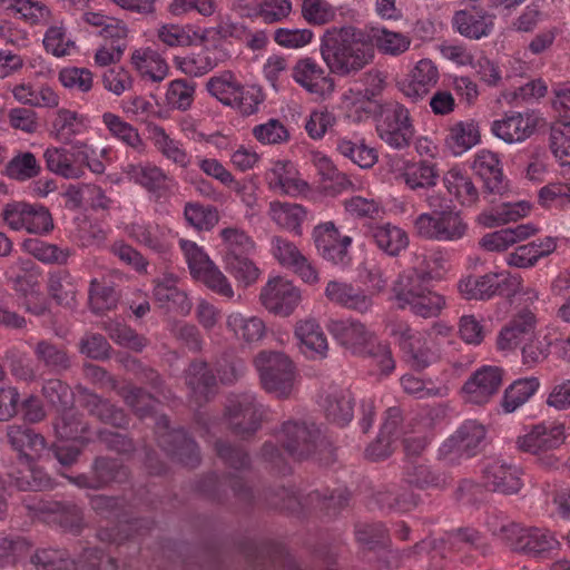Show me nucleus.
<instances>
[{
	"mask_svg": "<svg viewBox=\"0 0 570 570\" xmlns=\"http://www.w3.org/2000/svg\"><path fill=\"white\" fill-rule=\"evenodd\" d=\"M126 173L131 180L157 197L164 196L169 190L171 179L155 165H129Z\"/></svg>",
	"mask_w": 570,
	"mask_h": 570,
	"instance_id": "f704fd0d",
	"label": "nucleus"
},
{
	"mask_svg": "<svg viewBox=\"0 0 570 570\" xmlns=\"http://www.w3.org/2000/svg\"><path fill=\"white\" fill-rule=\"evenodd\" d=\"M91 472L98 489L105 488L111 482H122L128 476L127 469L120 462L104 456L94 461Z\"/></svg>",
	"mask_w": 570,
	"mask_h": 570,
	"instance_id": "bf43d9fd",
	"label": "nucleus"
},
{
	"mask_svg": "<svg viewBox=\"0 0 570 570\" xmlns=\"http://www.w3.org/2000/svg\"><path fill=\"white\" fill-rule=\"evenodd\" d=\"M155 146L158 151L180 168H187L190 164V156L184 149L183 144L170 138L161 127L154 129Z\"/></svg>",
	"mask_w": 570,
	"mask_h": 570,
	"instance_id": "052dcab7",
	"label": "nucleus"
},
{
	"mask_svg": "<svg viewBox=\"0 0 570 570\" xmlns=\"http://www.w3.org/2000/svg\"><path fill=\"white\" fill-rule=\"evenodd\" d=\"M557 249V238L547 236L527 244L520 245L509 253L505 261L511 267L528 269L537 263L551 255Z\"/></svg>",
	"mask_w": 570,
	"mask_h": 570,
	"instance_id": "bb28decb",
	"label": "nucleus"
},
{
	"mask_svg": "<svg viewBox=\"0 0 570 570\" xmlns=\"http://www.w3.org/2000/svg\"><path fill=\"white\" fill-rule=\"evenodd\" d=\"M7 439L11 448L19 453L21 462L39 458L47 448L46 439L26 424L8 425Z\"/></svg>",
	"mask_w": 570,
	"mask_h": 570,
	"instance_id": "5701e85b",
	"label": "nucleus"
},
{
	"mask_svg": "<svg viewBox=\"0 0 570 570\" xmlns=\"http://www.w3.org/2000/svg\"><path fill=\"white\" fill-rule=\"evenodd\" d=\"M41 509L53 514L55 521H57L66 531L73 534L80 533L83 527V514L82 510L73 502L55 501L48 503Z\"/></svg>",
	"mask_w": 570,
	"mask_h": 570,
	"instance_id": "864d4df0",
	"label": "nucleus"
},
{
	"mask_svg": "<svg viewBox=\"0 0 570 570\" xmlns=\"http://www.w3.org/2000/svg\"><path fill=\"white\" fill-rule=\"evenodd\" d=\"M240 86L230 71L212 77L206 83L208 92L226 106H230L236 101Z\"/></svg>",
	"mask_w": 570,
	"mask_h": 570,
	"instance_id": "e2e57ef3",
	"label": "nucleus"
},
{
	"mask_svg": "<svg viewBox=\"0 0 570 570\" xmlns=\"http://www.w3.org/2000/svg\"><path fill=\"white\" fill-rule=\"evenodd\" d=\"M43 157L47 168L66 179H79L85 175L82 163L87 161L86 145H75L71 149L48 148Z\"/></svg>",
	"mask_w": 570,
	"mask_h": 570,
	"instance_id": "dca6fc26",
	"label": "nucleus"
},
{
	"mask_svg": "<svg viewBox=\"0 0 570 570\" xmlns=\"http://www.w3.org/2000/svg\"><path fill=\"white\" fill-rule=\"evenodd\" d=\"M57 434L62 439H80L82 442L89 440L82 435L87 433L89 426L82 422L81 414L72 409L61 410V415L55 423Z\"/></svg>",
	"mask_w": 570,
	"mask_h": 570,
	"instance_id": "69168bd1",
	"label": "nucleus"
},
{
	"mask_svg": "<svg viewBox=\"0 0 570 570\" xmlns=\"http://www.w3.org/2000/svg\"><path fill=\"white\" fill-rule=\"evenodd\" d=\"M4 173L9 178L24 181L39 175L40 165L32 153L26 151L13 157L7 164Z\"/></svg>",
	"mask_w": 570,
	"mask_h": 570,
	"instance_id": "774afa93",
	"label": "nucleus"
},
{
	"mask_svg": "<svg viewBox=\"0 0 570 570\" xmlns=\"http://www.w3.org/2000/svg\"><path fill=\"white\" fill-rule=\"evenodd\" d=\"M481 140V132L478 121L468 119L458 121L449 128L445 144L454 156H460Z\"/></svg>",
	"mask_w": 570,
	"mask_h": 570,
	"instance_id": "4c0bfd02",
	"label": "nucleus"
},
{
	"mask_svg": "<svg viewBox=\"0 0 570 570\" xmlns=\"http://www.w3.org/2000/svg\"><path fill=\"white\" fill-rule=\"evenodd\" d=\"M559 541L547 529L519 524L510 549L535 558H544L556 550Z\"/></svg>",
	"mask_w": 570,
	"mask_h": 570,
	"instance_id": "a211bd4d",
	"label": "nucleus"
},
{
	"mask_svg": "<svg viewBox=\"0 0 570 570\" xmlns=\"http://www.w3.org/2000/svg\"><path fill=\"white\" fill-rule=\"evenodd\" d=\"M325 296L331 303L358 313L367 312L373 305L370 295L346 282L330 281L325 287Z\"/></svg>",
	"mask_w": 570,
	"mask_h": 570,
	"instance_id": "a878e982",
	"label": "nucleus"
},
{
	"mask_svg": "<svg viewBox=\"0 0 570 570\" xmlns=\"http://www.w3.org/2000/svg\"><path fill=\"white\" fill-rule=\"evenodd\" d=\"M1 217L11 229H26L30 234L47 235L55 227L49 209L40 204L9 203L2 208Z\"/></svg>",
	"mask_w": 570,
	"mask_h": 570,
	"instance_id": "9d476101",
	"label": "nucleus"
},
{
	"mask_svg": "<svg viewBox=\"0 0 570 570\" xmlns=\"http://www.w3.org/2000/svg\"><path fill=\"white\" fill-rule=\"evenodd\" d=\"M400 345L407 363L415 370H424L438 358L424 334L413 332L409 326L400 332Z\"/></svg>",
	"mask_w": 570,
	"mask_h": 570,
	"instance_id": "393cba45",
	"label": "nucleus"
},
{
	"mask_svg": "<svg viewBox=\"0 0 570 570\" xmlns=\"http://www.w3.org/2000/svg\"><path fill=\"white\" fill-rule=\"evenodd\" d=\"M451 23L456 32L473 40L488 37L493 29L491 16L474 9L455 11Z\"/></svg>",
	"mask_w": 570,
	"mask_h": 570,
	"instance_id": "c756f323",
	"label": "nucleus"
},
{
	"mask_svg": "<svg viewBox=\"0 0 570 570\" xmlns=\"http://www.w3.org/2000/svg\"><path fill=\"white\" fill-rule=\"evenodd\" d=\"M354 396L350 390L332 389L322 403L326 419L340 426L351 422L354 415Z\"/></svg>",
	"mask_w": 570,
	"mask_h": 570,
	"instance_id": "473e14b6",
	"label": "nucleus"
},
{
	"mask_svg": "<svg viewBox=\"0 0 570 570\" xmlns=\"http://www.w3.org/2000/svg\"><path fill=\"white\" fill-rule=\"evenodd\" d=\"M268 215L278 227L297 236L303 234L302 224L307 218V210L302 205L272 202L269 204Z\"/></svg>",
	"mask_w": 570,
	"mask_h": 570,
	"instance_id": "58836bf2",
	"label": "nucleus"
},
{
	"mask_svg": "<svg viewBox=\"0 0 570 570\" xmlns=\"http://www.w3.org/2000/svg\"><path fill=\"white\" fill-rule=\"evenodd\" d=\"M263 390L277 399L294 394L298 373L294 362L284 353L261 351L254 358Z\"/></svg>",
	"mask_w": 570,
	"mask_h": 570,
	"instance_id": "20e7f679",
	"label": "nucleus"
},
{
	"mask_svg": "<svg viewBox=\"0 0 570 570\" xmlns=\"http://www.w3.org/2000/svg\"><path fill=\"white\" fill-rule=\"evenodd\" d=\"M351 493L346 489L326 490L321 493L318 490L308 492L301 497L294 490L279 488L266 497L272 508L298 512L301 509H320L328 515H335L348 504Z\"/></svg>",
	"mask_w": 570,
	"mask_h": 570,
	"instance_id": "39448f33",
	"label": "nucleus"
},
{
	"mask_svg": "<svg viewBox=\"0 0 570 570\" xmlns=\"http://www.w3.org/2000/svg\"><path fill=\"white\" fill-rule=\"evenodd\" d=\"M265 415V406L253 393H243L229 399L225 409L230 431L242 439L254 435L261 429Z\"/></svg>",
	"mask_w": 570,
	"mask_h": 570,
	"instance_id": "6e6552de",
	"label": "nucleus"
},
{
	"mask_svg": "<svg viewBox=\"0 0 570 570\" xmlns=\"http://www.w3.org/2000/svg\"><path fill=\"white\" fill-rule=\"evenodd\" d=\"M539 381L535 377L519 379L505 391L501 401L505 413H512L523 405L538 390Z\"/></svg>",
	"mask_w": 570,
	"mask_h": 570,
	"instance_id": "6e6d98bb",
	"label": "nucleus"
},
{
	"mask_svg": "<svg viewBox=\"0 0 570 570\" xmlns=\"http://www.w3.org/2000/svg\"><path fill=\"white\" fill-rule=\"evenodd\" d=\"M32 350L37 362L51 373L60 374L71 366L67 348L50 340L37 341Z\"/></svg>",
	"mask_w": 570,
	"mask_h": 570,
	"instance_id": "e433bc0d",
	"label": "nucleus"
},
{
	"mask_svg": "<svg viewBox=\"0 0 570 570\" xmlns=\"http://www.w3.org/2000/svg\"><path fill=\"white\" fill-rule=\"evenodd\" d=\"M495 281L492 273L469 276L459 282L458 289L466 299H489L494 296L493 282Z\"/></svg>",
	"mask_w": 570,
	"mask_h": 570,
	"instance_id": "0e129e2a",
	"label": "nucleus"
},
{
	"mask_svg": "<svg viewBox=\"0 0 570 570\" xmlns=\"http://www.w3.org/2000/svg\"><path fill=\"white\" fill-rule=\"evenodd\" d=\"M320 51L330 72L340 77L356 75L375 57L368 35L353 26L326 29L321 38Z\"/></svg>",
	"mask_w": 570,
	"mask_h": 570,
	"instance_id": "f257e3e1",
	"label": "nucleus"
},
{
	"mask_svg": "<svg viewBox=\"0 0 570 570\" xmlns=\"http://www.w3.org/2000/svg\"><path fill=\"white\" fill-rule=\"evenodd\" d=\"M266 179L272 189L281 190L286 195H294L302 191L307 185L296 177V171L292 163L277 161L266 174Z\"/></svg>",
	"mask_w": 570,
	"mask_h": 570,
	"instance_id": "c03bdc74",
	"label": "nucleus"
},
{
	"mask_svg": "<svg viewBox=\"0 0 570 570\" xmlns=\"http://www.w3.org/2000/svg\"><path fill=\"white\" fill-rule=\"evenodd\" d=\"M295 336L309 356L325 357L328 348L327 340L321 326L315 320L299 321L295 327Z\"/></svg>",
	"mask_w": 570,
	"mask_h": 570,
	"instance_id": "a19ab883",
	"label": "nucleus"
},
{
	"mask_svg": "<svg viewBox=\"0 0 570 570\" xmlns=\"http://www.w3.org/2000/svg\"><path fill=\"white\" fill-rule=\"evenodd\" d=\"M404 480L407 484L422 490L444 488L448 483V478L444 473L420 462H409L406 464Z\"/></svg>",
	"mask_w": 570,
	"mask_h": 570,
	"instance_id": "09e8293b",
	"label": "nucleus"
},
{
	"mask_svg": "<svg viewBox=\"0 0 570 570\" xmlns=\"http://www.w3.org/2000/svg\"><path fill=\"white\" fill-rule=\"evenodd\" d=\"M29 570H78V566L66 550L43 548L31 556Z\"/></svg>",
	"mask_w": 570,
	"mask_h": 570,
	"instance_id": "8fccbe9b",
	"label": "nucleus"
},
{
	"mask_svg": "<svg viewBox=\"0 0 570 570\" xmlns=\"http://www.w3.org/2000/svg\"><path fill=\"white\" fill-rule=\"evenodd\" d=\"M79 403L90 415L97 417L102 423L116 428L128 425V416L122 409L117 407L108 400L101 399L87 389H79Z\"/></svg>",
	"mask_w": 570,
	"mask_h": 570,
	"instance_id": "cd10ccee",
	"label": "nucleus"
},
{
	"mask_svg": "<svg viewBox=\"0 0 570 570\" xmlns=\"http://www.w3.org/2000/svg\"><path fill=\"white\" fill-rule=\"evenodd\" d=\"M128 236L140 245H144L153 252L166 257L169 253V244L164 238L158 225L132 223L127 226Z\"/></svg>",
	"mask_w": 570,
	"mask_h": 570,
	"instance_id": "a18cd8bd",
	"label": "nucleus"
},
{
	"mask_svg": "<svg viewBox=\"0 0 570 570\" xmlns=\"http://www.w3.org/2000/svg\"><path fill=\"white\" fill-rule=\"evenodd\" d=\"M414 228L425 239L456 242L466 235L469 225L460 212L446 209L419 215Z\"/></svg>",
	"mask_w": 570,
	"mask_h": 570,
	"instance_id": "0eeeda50",
	"label": "nucleus"
},
{
	"mask_svg": "<svg viewBox=\"0 0 570 570\" xmlns=\"http://www.w3.org/2000/svg\"><path fill=\"white\" fill-rule=\"evenodd\" d=\"M313 239L317 253L325 261L342 267L351 263L352 257L348 248L352 245V238L347 235H342L334 223L326 222L317 225L313 230Z\"/></svg>",
	"mask_w": 570,
	"mask_h": 570,
	"instance_id": "ddd939ff",
	"label": "nucleus"
},
{
	"mask_svg": "<svg viewBox=\"0 0 570 570\" xmlns=\"http://www.w3.org/2000/svg\"><path fill=\"white\" fill-rule=\"evenodd\" d=\"M439 70L430 59L420 60L407 78L397 82L399 89L413 100L422 99L438 83Z\"/></svg>",
	"mask_w": 570,
	"mask_h": 570,
	"instance_id": "4be33fe9",
	"label": "nucleus"
},
{
	"mask_svg": "<svg viewBox=\"0 0 570 570\" xmlns=\"http://www.w3.org/2000/svg\"><path fill=\"white\" fill-rule=\"evenodd\" d=\"M228 483L234 495L244 503H249L254 495L249 487L245 484L243 479L236 474H229L225 481H220L216 474L207 475L200 483L199 489L217 501H224L220 488Z\"/></svg>",
	"mask_w": 570,
	"mask_h": 570,
	"instance_id": "79ce46f5",
	"label": "nucleus"
},
{
	"mask_svg": "<svg viewBox=\"0 0 570 570\" xmlns=\"http://www.w3.org/2000/svg\"><path fill=\"white\" fill-rule=\"evenodd\" d=\"M276 439L288 455L298 460L318 455V460L322 461V454L331 452L330 441L322 435L320 428L312 422H284L276 433Z\"/></svg>",
	"mask_w": 570,
	"mask_h": 570,
	"instance_id": "423d86ee",
	"label": "nucleus"
},
{
	"mask_svg": "<svg viewBox=\"0 0 570 570\" xmlns=\"http://www.w3.org/2000/svg\"><path fill=\"white\" fill-rule=\"evenodd\" d=\"M503 380V370L498 366H482L476 370L462 387L464 401L484 405L498 394Z\"/></svg>",
	"mask_w": 570,
	"mask_h": 570,
	"instance_id": "2eb2a0df",
	"label": "nucleus"
},
{
	"mask_svg": "<svg viewBox=\"0 0 570 570\" xmlns=\"http://www.w3.org/2000/svg\"><path fill=\"white\" fill-rule=\"evenodd\" d=\"M443 184L449 194L463 206L474 205L479 199V191L472 178L458 168H451L444 174Z\"/></svg>",
	"mask_w": 570,
	"mask_h": 570,
	"instance_id": "37998d69",
	"label": "nucleus"
},
{
	"mask_svg": "<svg viewBox=\"0 0 570 570\" xmlns=\"http://www.w3.org/2000/svg\"><path fill=\"white\" fill-rule=\"evenodd\" d=\"M537 320L530 309H522L501 328L497 338L500 351H512L522 341L523 336L534 330Z\"/></svg>",
	"mask_w": 570,
	"mask_h": 570,
	"instance_id": "2f4dec72",
	"label": "nucleus"
},
{
	"mask_svg": "<svg viewBox=\"0 0 570 570\" xmlns=\"http://www.w3.org/2000/svg\"><path fill=\"white\" fill-rule=\"evenodd\" d=\"M154 283V297L160 307L183 315L190 312L191 302L186 293L177 287V277L174 274H165Z\"/></svg>",
	"mask_w": 570,
	"mask_h": 570,
	"instance_id": "c85d7f7f",
	"label": "nucleus"
},
{
	"mask_svg": "<svg viewBox=\"0 0 570 570\" xmlns=\"http://www.w3.org/2000/svg\"><path fill=\"white\" fill-rule=\"evenodd\" d=\"M538 120V117L530 111H510L492 122L491 131L508 144L522 142L533 135Z\"/></svg>",
	"mask_w": 570,
	"mask_h": 570,
	"instance_id": "f3484780",
	"label": "nucleus"
},
{
	"mask_svg": "<svg viewBox=\"0 0 570 570\" xmlns=\"http://www.w3.org/2000/svg\"><path fill=\"white\" fill-rule=\"evenodd\" d=\"M47 291L58 305L71 307L76 302L77 287L70 273L66 269L48 274Z\"/></svg>",
	"mask_w": 570,
	"mask_h": 570,
	"instance_id": "de8ad7c7",
	"label": "nucleus"
},
{
	"mask_svg": "<svg viewBox=\"0 0 570 570\" xmlns=\"http://www.w3.org/2000/svg\"><path fill=\"white\" fill-rule=\"evenodd\" d=\"M226 325L238 338L247 343L262 340L266 332V326L259 317H246L240 313L230 314L227 317Z\"/></svg>",
	"mask_w": 570,
	"mask_h": 570,
	"instance_id": "5fc2aeb1",
	"label": "nucleus"
},
{
	"mask_svg": "<svg viewBox=\"0 0 570 570\" xmlns=\"http://www.w3.org/2000/svg\"><path fill=\"white\" fill-rule=\"evenodd\" d=\"M367 35L373 48H377L380 52L389 56H400L411 45V39L407 36L385 28H373Z\"/></svg>",
	"mask_w": 570,
	"mask_h": 570,
	"instance_id": "603ef678",
	"label": "nucleus"
},
{
	"mask_svg": "<svg viewBox=\"0 0 570 570\" xmlns=\"http://www.w3.org/2000/svg\"><path fill=\"white\" fill-rule=\"evenodd\" d=\"M185 384L189 390L190 399L202 405L215 394L216 376L206 362L195 360L185 371Z\"/></svg>",
	"mask_w": 570,
	"mask_h": 570,
	"instance_id": "b1692460",
	"label": "nucleus"
},
{
	"mask_svg": "<svg viewBox=\"0 0 570 570\" xmlns=\"http://www.w3.org/2000/svg\"><path fill=\"white\" fill-rule=\"evenodd\" d=\"M368 235L377 248L389 256H397L409 245L407 234L390 223L371 227Z\"/></svg>",
	"mask_w": 570,
	"mask_h": 570,
	"instance_id": "ea45409f",
	"label": "nucleus"
},
{
	"mask_svg": "<svg viewBox=\"0 0 570 570\" xmlns=\"http://www.w3.org/2000/svg\"><path fill=\"white\" fill-rule=\"evenodd\" d=\"M566 440L563 424H538L524 435L517 440L518 448L539 456L541 464L546 468H554L559 460L549 452L559 448Z\"/></svg>",
	"mask_w": 570,
	"mask_h": 570,
	"instance_id": "1a4fd4ad",
	"label": "nucleus"
},
{
	"mask_svg": "<svg viewBox=\"0 0 570 570\" xmlns=\"http://www.w3.org/2000/svg\"><path fill=\"white\" fill-rule=\"evenodd\" d=\"M259 299L267 311L286 317L298 306L302 295L291 281L277 276L269 279L262 288Z\"/></svg>",
	"mask_w": 570,
	"mask_h": 570,
	"instance_id": "4468645a",
	"label": "nucleus"
},
{
	"mask_svg": "<svg viewBox=\"0 0 570 570\" xmlns=\"http://www.w3.org/2000/svg\"><path fill=\"white\" fill-rule=\"evenodd\" d=\"M439 176L436 164L429 160H420L405 164L399 178L406 188L422 194V191H430V189L436 186Z\"/></svg>",
	"mask_w": 570,
	"mask_h": 570,
	"instance_id": "7c9ffc66",
	"label": "nucleus"
},
{
	"mask_svg": "<svg viewBox=\"0 0 570 570\" xmlns=\"http://www.w3.org/2000/svg\"><path fill=\"white\" fill-rule=\"evenodd\" d=\"M484 487L502 494H514L522 488L521 470L501 460L489 462L483 469Z\"/></svg>",
	"mask_w": 570,
	"mask_h": 570,
	"instance_id": "412c9836",
	"label": "nucleus"
},
{
	"mask_svg": "<svg viewBox=\"0 0 570 570\" xmlns=\"http://www.w3.org/2000/svg\"><path fill=\"white\" fill-rule=\"evenodd\" d=\"M292 76L311 94L325 96L334 90V80L330 73L311 57L299 59L293 68Z\"/></svg>",
	"mask_w": 570,
	"mask_h": 570,
	"instance_id": "aec40b11",
	"label": "nucleus"
},
{
	"mask_svg": "<svg viewBox=\"0 0 570 570\" xmlns=\"http://www.w3.org/2000/svg\"><path fill=\"white\" fill-rule=\"evenodd\" d=\"M549 147L561 165L570 158V120L557 119L550 126Z\"/></svg>",
	"mask_w": 570,
	"mask_h": 570,
	"instance_id": "680f3d73",
	"label": "nucleus"
},
{
	"mask_svg": "<svg viewBox=\"0 0 570 570\" xmlns=\"http://www.w3.org/2000/svg\"><path fill=\"white\" fill-rule=\"evenodd\" d=\"M119 295L110 284L92 279L89 287V304L95 313H104L117 306Z\"/></svg>",
	"mask_w": 570,
	"mask_h": 570,
	"instance_id": "338daca9",
	"label": "nucleus"
},
{
	"mask_svg": "<svg viewBox=\"0 0 570 570\" xmlns=\"http://www.w3.org/2000/svg\"><path fill=\"white\" fill-rule=\"evenodd\" d=\"M431 281V272L422 266L400 274L392 288L397 306L423 318L439 316L446 307V299L430 288Z\"/></svg>",
	"mask_w": 570,
	"mask_h": 570,
	"instance_id": "f03ea898",
	"label": "nucleus"
},
{
	"mask_svg": "<svg viewBox=\"0 0 570 570\" xmlns=\"http://www.w3.org/2000/svg\"><path fill=\"white\" fill-rule=\"evenodd\" d=\"M472 168L483 179L485 191L501 194L505 189L497 154L487 149L480 150L474 157Z\"/></svg>",
	"mask_w": 570,
	"mask_h": 570,
	"instance_id": "72a5a7b5",
	"label": "nucleus"
},
{
	"mask_svg": "<svg viewBox=\"0 0 570 570\" xmlns=\"http://www.w3.org/2000/svg\"><path fill=\"white\" fill-rule=\"evenodd\" d=\"M131 63L136 70L144 77H149L153 81H161L168 72V66L165 60L153 49H137L132 52Z\"/></svg>",
	"mask_w": 570,
	"mask_h": 570,
	"instance_id": "3c124183",
	"label": "nucleus"
},
{
	"mask_svg": "<svg viewBox=\"0 0 570 570\" xmlns=\"http://www.w3.org/2000/svg\"><path fill=\"white\" fill-rule=\"evenodd\" d=\"M36 459L23 462V469H16L9 473L11 483L20 491H41L51 485L48 474L35 465Z\"/></svg>",
	"mask_w": 570,
	"mask_h": 570,
	"instance_id": "49530a36",
	"label": "nucleus"
},
{
	"mask_svg": "<svg viewBox=\"0 0 570 570\" xmlns=\"http://www.w3.org/2000/svg\"><path fill=\"white\" fill-rule=\"evenodd\" d=\"M330 331L338 344L352 354L372 358L382 374L389 375L395 368L390 346L380 342L375 333L360 321H335L331 324Z\"/></svg>",
	"mask_w": 570,
	"mask_h": 570,
	"instance_id": "7ed1b4c3",
	"label": "nucleus"
},
{
	"mask_svg": "<svg viewBox=\"0 0 570 570\" xmlns=\"http://www.w3.org/2000/svg\"><path fill=\"white\" fill-rule=\"evenodd\" d=\"M156 435L159 446L187 466L199 463V450L194 440L181 429H170L169 419L160 415L156 421Z\"/></svg>",
	"mask_w": 570,
	"mask_h": 570,
	"instance_id": "9b49d317",
	"label": "nucleus"
},
{
	"mask_svg": "<svg viewBox=\"0 0 570 570\" xmlns=\"http://www.w3.org/2000/svg\"><path fill=\"white\" fill-rule=\"evenodd\" d=\"M538 228L532 224H521L513 228H502L485 234L480 239V246L489 252H503L510 246L534 235Z\"/></svg>",
	"mask_w": 570,
	"mask_h": 570,
	"instance_id": "c9c22d12",
	"label": "nucleus"
},
{
	"mask_svg": "<svg viewBox=\"0 0 570 570\" xmlns=\"http://www.w3.org/2000/svg\"><path fill=\"white\" fill-rule=\"evenodd\" d=\"M219 234L224 243V262L249 255L255 248L254 240L243 229L227 227Z\"/></svg>",
	"mask_w": 570,
	"mask_h": 570,
	"instance_id": "4d7b16f0",
	"label": "nucleus"
},
{
	"mask_svg": "<svg viewBox=\"0 0 570 570\" xmlns=\"http://www.w3.org/2000/svg\"><path fill=\"white\" fill-rule=\"evenodd\" d=\"M22 248L45 264H65L70 256L68 248H60L55 244L43 242L39 238L24 239Z\"/></svg>",
	"mask_w": 570,
	"mask_h": 570,
	"instance_id": "13d9d810",
	"label": "nucleus"
},
{
	"mask_svg": "<svg viewBox=\"0 0 570 570\" xmlns=\"http://www.w3.org/2000/svg\"><path fill=\"white\" fill-rule=\"evenodd\" d=\"M376 130L380 138L395 149L409 147L414 136L410 112L397 102L384 109Z\"/></svg>",
	"mask_w": 570,
	"mask_h": 570,
	"instance_id": "f8f14e48",
	"label": "nucleus"
},
{
	"mask_svg": "<svg viewBox=\"0 0 570 570\" xmlns=\"http://www.w3.org/2000/svg\"><path fill=\"white\" fill-rule=\"evenodd\" d=\"M485 428L476 421H465L459 430L449 438L441 446L443 456L451 454L475 455L482 448L485 440Z\"/></svg>",
	"mask_w": 570,
	"mask_h": 570,
	"instance_id": "6ab92c4d",
	"label": "nucleus"
}]
</instances>
